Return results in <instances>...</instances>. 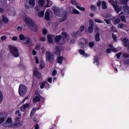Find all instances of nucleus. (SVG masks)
Listing matches in <instances>:
<instances>
[{
    "instance_id": "72a5a7b5",
    "label": "nucleus",
    "mask_w": 129,
    "mask_h": 129,
    "mask_svg": "<svg viewBox=\"0 0 129 129\" xmlns=\"http://www.w3.org/2000/svg\"><path fill=\"white\" fill-rule=\"evenodd\" d=\"M70 3L71 5H73L74 6H76L77 5V2L75 1V0H71L70 1Z\"/></svg>"
},
{
    "instance_id": "3c124183",
    "label": "nucleus",
    "mask_w": 129,
    "mask_h": 129,
    "mask_svg": "<svg viewBox=\"0 0 129 129\" xmlns=\"http://www.w3.org/2000/svg\"><path fill=\"white\" fill-rule=\"evenodd\" d=\"M44 0H39V4L40 6H43L44 5Z\"/></svg>"
},
{
    "instance_id": "4d7b16f0",
    "label": "nucleus",
    "mask_w": 129,
    "mask_h": 129,
    "mask_svg": "<svg viewBox=\"0 0 129 129\" xmlns=\"http://www.w3.org/2000/svg\"><path fill=\"white\" fill-rule=\"evenodd\" d=\"M2 41H6L7 40V36H3L1 38Z\"/></svg>"
},
{
    "instance_id": "0e129e2a",
    "label": "nucleus",
    "mask_w": 129,
    "mask_h": 129,
    "mask_svg": "<svg viewBox=\"0 0 129 129\" xmlns=\"http://www.w3.org/2000/svg\"><path fill=\"white\" fill-rule=\"evenodd\" d=\"M97 7H99L100 6H101V1H99L97 3Z\"/></svg>"
},
{
    "instance_id": "c9c22d12",
    "label": "nucleus",
    "mask_w": 129,
    "mask_h": 129,
    "mask_svg": "<svg viewBox=\"0 0 129 129\" xmlns=\"http://www.w3.org/2000/svg\"><path fill=\"white\" fill-rule=\"evenodd\" d=\"M62 35L63 38H68L69 35L67 34V33L65 32H62Z\"/></svg>"
},
{
    "instance_id": "423d86ee",
    "label": "nucleus",
    "mask_w": 129,
    "mask_h": 129,
    "mask_svg": "<svg viewBox=\"0 0 129 129\" xmlns=\"http://www.w3.org/2000/svg\"><path fill=\"white\" fill-rule=\"evenodd\" d=\"M46 60L48 62H53L55 60V57H54V54L51 53L50 51H47L45 53Z\"/></svg>"
},
{
    "instance_id": "5701e85b",
    "label": "nucleus",
    "mask_w": 129,
    "mask_h": 129,
    "mask_svg": "<svg viewBox=\"0 0 129 129\" xmlns=\"http://www.w3.org/2000/svg\"><path fill=\"white\" fill-rule=\"evenodd\" d=\"M2 20L4 22V24H7V23H9V19H8V18H7V17L5 16H3Z\"/></svg>"
},
{
    "instance_id": "c85d7f7f",
    "label": "nucleus",
    "mask_w": 129,
    "mask_h": 129,
    "mask_svg": "<svg viewBox=\"0 0 129 129\" xmlns=\"http://www.w3.org/2000/svg\"><path fill=\"white\" fill-rule=\"evenodd\" d=\"M19 39L21 41H25L26 40V37H25V36L23 34H21L19 35Z\"/></svg>"
},
{
    "instance_id": "1a4fd4ad",
    "label": "nucleus",
    "mask_w": 129,
    "mask_h": 129,
    "mask_svg": "<svg viewBox=\"0 0 129 129\" xmlns=\"http://www.w3.org/2000/svg\"><path fill=\"white\" fill-rule=\"evenodd\" d=\"M94 28V23L93 20L90 19L89 20V27L88 29V32L89 33H92L93 32V29Z\"/></svg>"
},
{
    "instance_id": "e433bc0d",
    "label": "nucleus",
    "mask_w": 129,
    "mask_h": 129,
    "mask_svg": "<svg viewBox=\"0 0 129 129\" xmlns=\"http://www.w3.org/2000/svg\"><path fill=\"white\" fill-rule=\"evenodd\" d=\"M45 14V12L44 11H41L38 13V16L40 17H44V15Z\"/></svg>"
},
{
    "instance_id": "a19ab883",
    "label": "nucleus",
    "mask_w": 129,
    "mask_h": 129,
    "mask_svg": "<svg viewBox=\"0 0 129 129\" xmlns=\"http://www.w3.org/2000/svg\"><path fill=\"white\" fill-rule=\"evenodd\" d=\"M73 13L76 14V15H79V11L76 9H73Z\"/></svg>"
},
{
    "instance_id": "4468645a",
    "label": "nucleus",
    "mask_w": 129,
    "mask_h": 129,
    "mask_svg": "<svg viewBox=\"0 0 129 129\" xmlns=\"http://www.w3.org/2000/svg\"><path fill=\"white\" fill-rule=\"evenodd\" d=\"M6 116H5L4 112L0 113V123H3V122L5 121V117H6Z\"/></svg>"
},
{
    "instance_id": "58836bf2",
    "label": "nucleus",
    "mask_w": 129,
    "mask_h": 129,
    "mask_svg": "<svg viewBox=\"0 0 129 129\" xmlns=\"http://www.w3.org/2000/svg\"><path fill=\"white\" fill-rule=\"evenodd\" d=\"M47 6H46L47 7H51V6L52 5H53V3H52V2L49 1H47Z\"/></svg>"
},
{
    "instance_id": "2eb2a0df",
    "label": "nucleus",
    "mask_w": 129,
    "mask_h": 129,
    "mask_svg": "<svg viewBox=\"0 0 129 129\" xmlns=\"http://www.w3.org/2000/svg\"><path fill=\"white\" fill-rule=\"evenodd\" d=\"M122 42H123V45H124V46H125V47H128L129 40H128V39H127V38L124 37L122 40Z\"/></svg>"
},
{
    "instance_id": "ea45409f",
    "label": "nucleus",
    "mask_w": 129,
    "mask_h": 129,
    "mask_svg": "<svg viewBox=\"0 0 129 129\" xmlns=\"http://www.w3.org/2000/svg\"><path fill=\"white\" fill-rule=\"evenodd\" d=\"M120 22V19H117L114 21V24L115 25H117L119 22Z\"/></svg>"
},
{
    "instance_id": "ddd939ff",
    "label": "nucleus",
    "mask_w": 129,
    "mask_h": 129,
    "mask_svg": "<svg viewBox=\"0 0 129 129\" xmlns=\"http://www.w3.org/2000/svg\"><path fill=\"white\" fill-rule=\"evenodd\" d=\"M34 74L37 78H41V73H39L38 69H35L34 71Z\"/></svg>"
},
{
    "instance_id": "0eeeda50",
    "label": "nucleus",
    "mask_w": 129,
    "mask_h": 129,
    "mask_svg": "<svg viewBox=\"0 0 129 129\" xmlns=\"http://www.w3.org/2000/svg\"><path fill=\"white\" fill-rule=\"evenodd\" d=\"M23 124V121H21L20 117H17L15 119V121L12 124V127H19L22 126Z\"/></svg>"
},
{
    "instance_id": "cd10ccee",
    "label": "nucleus",
    "mask_w": 129,
    "mask_h": 129,
    "mask_svg": "<svg viewBox=\"0 0 129 129\" xmlns=\"http://www.w3.org/2000/svg\"><path fill=\"white\" fill-rule=\"evenodd\" d=\"M77 9H78L80 10V11H81L82 12H85V8L84 7H81L79 6H76Z\"/></svg>"
},
{
    "instance_id": "5fc2aeb1",
    "label": "nucleus",
    "mask_w": 129,
    "mask_h": 129,
    "mask_svg": "<svg viewBox=\"0 0 129 129\" xmlns=\"http://www.w3.org/2000/svg\"><path fill=\"white\" fill-rule=\"evenodd\" d=\"M95 32H97V33H99V28L97 26H95Z\"/></svg>"
},
{
    "instance_id": "69168bd1",
    "label": "nucleus",
    "mask_w": 129,
    "mask_h": 129,
    "mask_svg": "<svg viewBox=\"0 0 129 129\" xmlns=\"http://www.w3.org/2000/svg\"><path fill=\"white\" fill-rule=\"evenodd\" d=\"M124 64H127V65H129V59H127L126 60H124Z\"/></svg>"
},
{
    "instance_id": "f03ea898",
    "label": "nucleus",
    "mask_w": 129,
    "mask_h": 129,
    "mask_svg": "<svg viewBox=\"0 0 129 129\" xmlns=\"http://www.w3.org/2000/svg\"><path fill=\"white\" fill-rule=\"evenodd\" d=\"M54 14L56 15V16L61 17L59 19V22H64V21L67 19V12L63 9H59L58 7H55Z\"/></svg>"
},
{
    "instance_id": "f257e3e1",
    "label": "nucleus",
    "mask_w": 129,
    "mask_h": 129,
    "mask_svg": "<svg viewBox=\"0 0 129 129\" xmlns=\"http://www.w3.org/2000/svg\"><path fill=\"white\" fill-rule=\"evenodd\" d=\"M21 18L23 19V21H24L30 30L34 32H37L38 31V26L36 25V23L32 20V18L28 16L27 14L23 13L21 15Z\"/></svg>"
},
{
    "instance_id": "bf43d9fd",
    "label": "nucleus",
    "mask_w": 129,
    "mask_h": 129,
    "mask_svg": "<svg viewBox=\"0 0 129 129\" xmlns=\"http://www.w3.org/2000/svg\"><path fill=\"white\" fill-rule=\"evenodd\" d=\"M120 56H121V52H119L116 54L117 59H119V58H120Z\"/></svg>"
},
{
    "instance_id": "4c0bfd02",
    "label": "nucleus",
    "mask_w": 129,
    "mask_h": 129,
    "mask_svg": "<svg viewBox=\"0 0 129 129\" xmlns=\"http://www.w3.org/2000/svg\"><path fill=\"white\" fill-rule=\"evenodd\" d=\"M34 102H37V101H40V98L37 96L35 98L33 99Z\"/></svg>"
},
{
    "instance_id": "a878e982",
    "label": "nucleus",
    "mask_w": 129,
    "mask_h": 129,
    "mask_svg": "<svg viewBox=\"0 0 129 129\" xmlns=\"http://www.w3.org/2000/svg\"><path fill=\"white\" fill-rule=\"evenodd\" d=\"M56 52H55L56 55H60L61 52H60V48L57 46L55 47Z\"/></svg>"
},
{
    "instance_id": "6e6d98bb",
    "label": "nucleus",
    "mask_w": 129,
    "mask_h": 129,
    "mask_svg": "<svg viewBox=\"0 0 129 129\" xmlns=\"http://www.w3.org/2000/svg\"><path fill=\"white\" fill-rule=\"evenodd\" d=\"M84 25H81L80 27V31L83 32V31H84Z\"/></svg>"
},
{
    "instance_id": "20e7f679",
    "label": "nucleus",
    "mask_w": 129,
    "mask_h": 129,
    "mask_svg": "<svg viewBox=\"0 0 129 129\" xmlns=\"http://www.w3.org/2000/svg\"><path fill=\"white\" fill-rule=\"evenodd\" d=\"M19 93L20 96H25L27 93V87L23 84H20L19 88Z\"/></svg>"
},
{
    "instance_id": "338daca9",
    "label": "nucleus",
    "mask_w": 129,
    "mask_h": 129,
    "mask_svg": "<svg viewBox=\"0 0 129 129\" xmlns=\"http://www.w3.org/2000/svg\"><path fill=\"white\" fill-rule=\"evenodd\" d=\"M13 41H17L18 40V37L17 36H14L12 37Z\"/></svg>"
},
{
    "instance_id": "412c9836",
    "label": "nucleus",
    "mask_w": 129,
    "mask_h": 129,
    "mask_svg": "<svg viewBox=\"0 0 129 129\" xmlns=\"http://www.w3.org/2000/svg\"><path fill=\"white\" fill-rule=\"evenodd\" d=\"M102 8L103 10H106L107 9V6L106 5V2L105 1L102 2Z\"/></svg>"
},
{
    "instance_id": "39448f33",
    "label": "nucleus",
    "mask_w": 129,
    "mask_h": 129,
    "mask_svg": "<svg viewBox=\"0 0 129 129\" xmlns=\"http://www.w3.org/2000/svg\"><path fill=\"white\" fill-rule=\"evenodd\" d=\"M109 3H110L112 5L113 8H114L115 11L117 13H119L122 10L121 7H119L116 5V0H109Z\"/></svg>"
},
{
    "instance_id": "7c9ffc66",
    "label": "nucleus",
    "mask_w": 129,
    "mask_h": 129,
    "mask_svg": "<svg viewBox=\"0 0 129 129\" xmlns=\"http://www.w3.org/2000/svg\"><path fill=\"white\" fill-rule=\"evenodd\" d=\"M90 9H91V10H92V11H93L94 12H95V11H96V10H97L96 6H94V5H91L90 7Z\"/></svg>"
},
{
    "instance_id": "c03bdc74",
    "label": "nucleus",
    "mask_w": 129,
    "mask_h": 129,
    "mask_svg": "<svg viewBox=\"0 0 129 129\" xmlns=\"http://www.w3.org/2000/svg\"><path fill=\"white\" fill-rule=\"evenodd\" d=\"M120 19L122 22H123L124 23H125V22H126V20H125V17L124 16H121Z\"/></svg>"
},
{
    "instance_id": "6e6552de",
    "label": "nucleus",
    "mask_w": 129,
    "mask_h": 129,
    "mask_svg": "<svg viewBox=\"0 0 129 129\" xmlns=\"http://www.w3.org/2000/svg\"><path fill=\"white\" fill-rule=\"evenodd\" d=\"M13 119H12V118L9 117L7 118V121L3 123V125L4 126H11V127H13Z\"/></svg>"
},
{
    "instance_id": "6ab92c4d",
    "label": "nucleus",
    "mask_w": 129,
    "mask_h": 129,
    "mask_svg": "<svg viewBox=\"0 0 129 129\" xmlns=\"http://www.w3.org/2000/svg\"><path fill=\"white\" fill-rule=\"evenodd\" d=\"M79 52L81 55H83L84 57H88V56H89V54H85V51H84L83 50L80 49Z\"/></svg>"
},
{
    "instance_id": "473e14b6",
    "label": "nucleus",
    "mask_w": 129,
    "mask_h": 129,
    "mask_svg": "<svg viewBox=\"0 0 129 129\" xmlns=\"http://www.w3.org/2000/svg\"><path fill=\"white\" fill-rule=\"evenodd\" d=\"M55 42H59V41H60L61 40V36L58 35L57 36H56L55 39Z\"/></svg>"
},
{
    "instance_id": "e2e57ef3",
    "label": "nucleus",
    "mask_w": 129,
    "mask_h": 129,
    "mask_svg": "<svg viewBox=\"0 0 129 129\" xmlns=\"http://www.w3.org/2000/svg\"><path fill=\"white\" fill-rule=\"evenodd\" d=\"M47 33H48V32L47 31V29H44L43 30V34L44 35H46V34H47Z\"/></svg>"
},
{
    "instance_id": "b1692460",
    "label": "nucleus",
    "mask_w": 129,
    "mask_h": 129,
    "mask_svg": "<svg viewBox=\"0 0 129 129\" xmlns=\"http://www.w3.org/2000/svg\"><path fill=\"white\" fill-rule=\"evenodd\" d=\"M47 40H48V43H52V42H53V37L52 36V35H48Z\"/></svg>"
},
{
    "instance_id": "680f3d73",
    "label": "nucleus",
    "mask_w": 129,
    "mask_h": 129,
    "mask_svg": "<svg viewBox=\"0 0 129 129\" xmlns=\"http://www.w3.org/2000/svg\"><path fill=\"white\" fill-rule=\"evenodd\" d=\"M45 86V84L44 82H43L41 83V85H40V88L41 89H43V88H44V87Z\"/></svg>"
},
{
    "instance_id": "4be33fe9",
    "label": "nucleus",
    "mask_w": 129,
    "mask_h": 129,
    "mask_svg": "<svg viewBox=\"0 0 129 129\" xmlns=\"http://www.w3.org/2000/svg\"><path fill=\"white\" fill-rule=\"evenodd\" d=\"M57 62L59 64H62V62H63V56H57Z\"/></svg>"
},
{
    "instance_id": "f8f14e48",
    "label": "nucleus",
    "mask_w": 129,
    "mask_h": 129,
    "mask_svg": "<svg viewBox=\"0 0 129 129\" xmlns=\"http://www.w3.org/2000/svg\"><path fill=\"white\" fill-rule=\"evenodd\" d=\"M109 47L111 48H108L106 49V52L107 53H109L111 52V51H113V52H117V50L116 49V48H114L112 44H110L109 45Z\"/></svg>"
},
{
    "instance_id": "09e8293b",
    "label": "nucleus",
    "mask_w": 129,
    "mask_h": 129,
    "mask_svg": "<svg viewBox=\"0 0 129 129\" xmlns=\"http://www.w3.org/2000/svg\"><path fill=\"white\" fill-rule=\"evenodd\" d=\"M49 83H48V82H44V87H45V88H49Z\"/></svg>"
},
{
    "instance_id": "f3484780",
    "label": "nucleus",
    "mask_w": 129,
    "mask_h": 129,
    "mask_svg": "<svg viewBox=\"0 0 129 129\" xmlns=\"http://www.w3.org/2000/svg\"><path fill=\"white\" fill-rule=\"evenodd\" d=\"M45 20H46L47 21H50V13L49 12V11H47L45 13Z\"/></svg>"
},
{
    "instance_id": "bb28decb",
    "label": "nucleus",
    "mask_w": 129,
    "mask_h": 129,
    "mask_svg": "<svg viewBox=\"0 0 129 129\" xmlns=\"http://www.w3.org/2000/svg\"><path fill=\"white\" fill-rule=\"evenodd\" d=\"M94 64H96L97 66H99V59L98 58H94Z\"/></svg>"
},
{
    "instance_id": "9b49d317",
    "label": "nucleus",
    "mask_w": 129,
    "mask_h": 129,
    "mask_svg": "<svg viewBox=\"0 0 129 129\" xmlns=\"http://www.w3.org/2000/svg\"><path fill=\"white\" fill-rule=\"evenodd\" d=\"M86 44H87V40L84 38H83L80 40V41L79 43V46L81 48H85L86 47Z\"/></svg>"
},
{
    "instance_id": "2f4dec72",
    "label": "nucleus",
    "mask_w": 129,
    "mask_h": 129,
    "mask_svg": "<svg viewBox=\"0 0 129 129\" xmlns=\"http://www.w3.org/2000/svg\"><path fill=\"white\" fill-rule=\"evenodd\" d=\"M95 23H98L99 24H103V21L99 20V19H98V18H96L95 19Z\"/></svg>"
},
{
    "instance_id": "a18cd8bd",
    "label": "nucleus",
    "mask_w": 129,
    "mask_h": 129,
    "mask_svg": "<svg viewBox=\"0 0 129 129\" xmlns=\"http://www.w3.org/2000/svg\"><path fill=\"white\" fill-rule=\"evenodd\" d=\"M112 38L115 42H116L117 41V40L116 39H117V37H116V35H115L114 34H112Z\"/></svg>"
},
{
    "instance_id": "49530a36",
    "label": "nucleus",
    "mask_w": 129,
    "mask_h": 129,
    "mask_svg": "<svg viewBox=\"0 0 129 129\" xmlns=\"http://www.w3.org/2000/svg\"><path fill=\"white\" fill-rule=\"evenodd\" d=\"M16 115H17V116H21L22 115L21 113H20V110H17L15 112Z\"/></svg>"
},
{
    "instance_id": "603ef678",
    "label": "nucleus",
    "mask_w": 129,
    "mask_h": 129,
    "mask_svg": "<svg viewBox=\"0 0 129 129\" xmlns=\"http://www.w3.org/2000/svg\"><path fill=\"white\" fill-rule=\"evenodd\" d=\"M124 26V25H123V24L121 23L118 24V28H119L120 29H122Z\"/></svg>"
},
{
    "instance_id": "37998d69",
    "label": "nucleus",
    "mask_w": 129,
    "mask_h": 129,
    "mask_svg": "<svg viewBox=\"0 0 129 129\" xmlns=\"http://www.w3.org/2000/svg\"><path fill=\"white\" fill-rule=\"evenodd\" d=\"M16 30L18 31V32H21V31L23 30V27L22 26H18L17 27Z\"/></svg>"
},
{
    "instance_id": "aec40b11",
    "label": "nucleus",
    "mask_w": 129,
    "mask_h": 129,
    "mask_svg": "<svg viewBox=\"0 0 129 129\" xmlns=\"http://www.w3.org/2000/svg\"><path fill=\"white\" fill-rule=\"evenodd\" d=\"M99 36H100L99 32H97L95 37V41L96 42H99V41H100V38H99Z\"/></svg>"
},
{
    "instance_id": "9d476101",
    "label": "nucleus",
    "mask_w": 129,
    "mask_h": 129,
    "mask_svg": "<svg viewBox=\"0 0 129 129\" xmlns=\"http://www.w3.org/2000/svg\"><path fill=\"white\" fill-rule=\"evenodd\" d=\"M31 7H32V8H34V7H35V0H30L29 3L27 2L26 3V9H30Z\"/></svg>"
},
{
    "instance_id": "864d4df0",
    "label": "nucleus",
    "mask_w": 129,
    "mask_h": 129,
    "mask_svg": "<svg viewBox=\"0 0 129 129\" xmlns=\"http://www.w3.org/2000/svg\"><path fill=\"white\" fill-rule=\"evenodd\" d=\"M29 99H30V96H27L26 97H25V98L22 101V103H24L25 102V101H26V100H29Z\"/></svg>"
},
{
    "instance_id": "052dcab7",
    "label": "nucleus",
    "mask_w": 129,
    "mask_h": 129,
    "mask_svg": "<svg viewBox=\"0 0 129 129\" xmlns=\"http://www.w3.org/2000/svg\"><path fill=\"white\" fill-rule=\"evenodd\" d=\"M35 60L36 64H39V58H38V57L36 56L35 57Z\"/></svg>"
},
{
    "instance_id": "7ed1b4c3",
    "label": "nucleus",
    "mask_w": 129,
    "mask_h": 129,
    "mask_svg": "<svg viewBox=\"0 0 129 129\" xmlns=\"http://www.w3.org/2000/svg\"><path fill=\"white\" fill-rule=\"evenodd\" d=\"M9 50L11 54L14 57H19V50H18V48L14 45H9Z\"/></svg>"
},
{
    "instance_id": "de8ad7c7",
    "label": "nucleus",
    "mask_w": 129,
    "mask_h": 129,
    "mask_svg": "<svg viewBox=\"0 0 129 129\" xmlns=\"http://www.w3.org/2000/svg\"><path fill=\"white\" fill-rule=\"evenodd\" d=\"M89 46L90 48H93L94 47V42H91L89 43Z\"/></svg>"
},
{
    "instance_id": "79ce46f5",
    "label": "nucleus",
    "mask_w": 129,
    "mask_h": 129,
    "mask_svg": "<svg viewBox=\"0 0 129 129\" xmlns=\"http://www.w3.org/2000/svg\"><path fill=\"white\" fill-rule=\"evenodd\" d=\"M3 93L2 92H0V103L3 102Z\"/></svg>"
},
{
    "instance_id": "8fccbe9b",
    "label": "nucleus",
    "mask_w": 129,
    "mask_h": 129,
    "mask_svg": "<svg viewBox=\"0 0 129 129\" xmlns=\"http://www.w3.org/2000/svg\"><path fill=\"white\" fill-rule=\"evenodd\" d=\"M122 56L124 58H129V54L127 53H124L122 54Z\"/></svg>"
},
{
    "instance_id": "774afa93",
    "label": "nucleus",
    "mask_w": 129,
    "mask_h": 129,
    "mask_svg": "<svg viewBox=\"0 0 129 129\" xmlns=\"http://www.w3.org/2000/svg\"><path fill=\"white\" fill-rule=\"evenodd\" d=\"M3 6L5 7L7 6V0H3Z\"/></svg>"
},
{
    "instance_id": "dca6fc26",
    "label": "nucleus",
    "mask_w": 129,
    "mask_h": 129,
    "mask_svg": "<svg viewBox=\"0 0 129 129\" xmlns=\"http://www.w3.org/2000/svg\"><path fill=\"white\" fill-rule=\"evenodd\" d=\"M24 44H25V45H29V44H31L32 43V41H31V39L28 37H26V39L25 41H23Z\"/></svg>"
},
{
    "instance_id": "13d9d810",
    "label": "nucleus",
    "mask_w": 129,
    "mask_h": 129,
    "mask_svg": "<svg viewBox=\"0 0 129 129\" xmlns=\"http://www.w3.org/2000/svg\"><path fill=\"white\" fill-rule=\"evenodd\" d=\"M57 75V71L54 70L52 72V76H56Z\"/></svg>"
},
{
    "instance_id": "393cba45",
    "label": "nucleus",
    "mask_w": 129,
    "mask_h": 129,
    "mask_svg": "<svg viewBox=\"0 0 129 129\" xmlns=\"http://www.w3.org/2000/svg\"><path fill=\"white\" fill-rule=\"evenodd\" d=\"M80 31H77V32H74L73 33V36L74 38H76L77 37H78V36L80 35Z\"/></svg>"
},
{
    "instance_id": "c756f323",
    "label": "nucleus",
    "mask_w": 129,
    "mask_h": 129,
    "mask_svg": "<svg viewBox=\"0 0 129 129\" xmlns=\"http://www.w3.org/2000/svg\"><path fill=\"white\" fill-rule=\"evenodd\" d=\"M45 68V63H44V61H41L40 63V68L41 69H43V68Z\"/></svg>"
},
{
    "instance_id": "a211bd4d",
    "label": "nucleus",
    "mask_w": 129,
    "mask_h": 129,
    "mask_svg": "<svg viewBox=\"0 0 129 129\" xmlns=\"http://www.w3.org/2000/svg\"><path fill=\"white\" fill-rule=\"evenodd\" d=\"M30 106V105L29 104H25L21 108V111H25L28 107Z\"/></svg>"
},
{
    "instance_id": "f704fd0d",
    "label": "nucleus",
    "mask_w": 129,
    "mask_h": 129,
    "mask_svg": "<svg viewBox=\"0 0 129 129\" xmlns=\"http://www.w3.org/2000/svg\"><path fill=\"white\" fill-rule=\"evenodd\" d=\"M36 110H37V109L35 108L32 109L30 113V116H33L34 114H35V111H36Z\"/></svg>"
}]
</instances>
